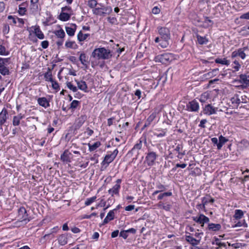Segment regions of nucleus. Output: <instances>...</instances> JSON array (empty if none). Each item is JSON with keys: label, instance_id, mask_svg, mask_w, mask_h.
I'll use <instances>...</instances> for the list:
<instances>
[{"label": "nucleus", "instance_id": "obj_1", "mask_svg": "<svg viewBox=\"0 0 249 249\" xmlns=\"http://www.w3.org/2000/svg\"><path fill=\"white\" fill-rule=\"evenodd\" d=\"M29 32L28 39L33 43H36L37 38L39 39H43L45 38V35L40 27L38 25L32 26L28 29Z\"/></svg>", "mask_w": 249, "mask_h": 249}, {"label": "nucleus", "instance_id": "obj_2", "mask_svg": "<svg viewBox=\"0 0 249 249\" xmlns=\"http://www.w3.org/2000/svg\"><path fill=\"white\" fill-rule=\"evenodd\" d=\"M93 57L98 59H108L112 57L110 50L105 47H101L95 49L92 53Z\"/></svg>", "mask_w": 249, "mask_h": 249}, {"label": "nucleus", "instance_id": "obj_3", "mask_svg": "<svg viewBox=\"0 0 249 249\" xmlns=\"http://www.w3.org/2000/svg\"><path fill=\"white\" fill-rule=\"evenodd\" d=\"M230 100L233 108H237L240 104H247L249 103V98L239 91L234 94Z\"/></svg>", "mask_w": 249, "mask_h": 249}, {"label": "nucleus", "instance_id": "obj_4", "mask_svg": "<svg viewBox=\"0 0 249 249\" xmlns=\"http://www.w3.org/2000/svg\"><path fill=\"white\" fill-rule=\"evenodd\" d=\"M143 142L146 143V139L145 136H142L138 141L134 145L132 149L128 152L127 155L139 156L140 155L143 154L144 153L143 150L142 149V143Z\"/></svg>", "mask_w": 249, "mask_h": 249}, {"label": "nucleus", "instance_id": "obj_5", "mask_svg": "<svg viewBox=\"0 0 249 249\" xmlns=\"http://www.w3.org/2000/svg\"><path fill=\"white\" fill-rule=\"evenodd\" d=\"M112 11L111 7L106 6L103 3H99L96 8L92 10V13L96 16H105L106 15L110 14Z\"/></svg>", "mask_w": 249, "mask_h": 249}, {"label": "nucleus", "instance_id": "obj_6", "mask_svg": "<svg viewBox=\"0 0 249 249\" xmlns=\"http://www.w3.org/2000/svg\"><path fill=\"white\" fill-rule=\"evenodd\" d=\"M10 58L0 57V73L3 76L10 73L8 65L10 63Z\"/></svg>", "mask_w": 249, "mask_h": 249}, {"label": "nucleus", "instance_id": "obj_7", "mask_svg": "<svg viewBox=\"0 0 249 249\" xmlns=\"http://www.w3.org/2000/svg\"><path fill=\"white\" fill-rule=\"evenodd\" d=\"M18 220L21 222H24L25 224L30 221V218L28 216L27 211L24 207H21L18 209Z\"/></svg>", "mask_w": 249, "mask_h": 249}, {"label": "nucleus", "instance_id": "obj_8", "mask_svg": "<svg viewBox=\"0 0 249 249\" xmlns=\"http://www.w3.org/2000/svg\"><path fill=\"white\" fill-rule=\"evenodd\" d=\"M39 0H31L29 6L30 14L36 15L40 10L38 5Z\"/></svg>", "mask_w": 249, "mask_h": 249}, {"label": "nucleus", "instance_id": "obj_9", "mask_svg": "<svg viewBox=\"0 0 249 249\" xmlns=\"http://www.w3.org/2000/svg\"><path fill=\"white\" fill-rule=\"evenodd\" d=\"M156 58L158 59L163 64L168 65L171 61V53H164L158 55Z\"/></svg>", "mask_w": 249, "mask_h": 249}, {"label": "nucleus", "instance_id": "obj_10", "mask_svg": "<svg viewBox=\"0 0 249 249\" xmlns=\"http://www.w3.org/2000/svg\"><path fill=\"white\" fill-rule=\"evenodd\" d=\"M157 114L158 113L156 111H153L151 114H150V115L146 119L143 126L142 128V131H143L145 128L153 124V122L155 121L157 117Z\"/></svg>", "mask_w": 249, "mask_h": 249}, {"label": "nucleus", "instance_id": "obj_11", "mask_svg": "<svg viewBox=\"0 0 249 249\" xmlns=\"http://www.w3.org/2000/svg\"><path fill=\"white\" fill-rule=\"evenodd\" d=\"M192 218L194 221L201 224L202 227L204 226L205 223H208L210 221L209 218L203 214H200L198 216H194Z\"/></svg>", "mask_w": 249, "mask_h": 249}, {"label": "nucleus", "instance_id": "obj_12", "mask_svg": "<svg viewBox=\"0 0 249 249\" xmlns=\"http://www.w3.org/2000/svg\"><path fill=\"white\" fill-rule=\"evenodd\" d=\"M87 118V117L86 115H82L76 119L73 124L74 129H79L86 121Z\"/></svg>", "mask_w": 249, "mask_h": 249}, {"label": "nucleus", "instance_id": "obj_13", "mask_svg": "<svg viewBox=\"0 0 249 249\" xmlns=\"http://www.w3.org/2000/svg\"><path fill=\"white\" fill-rule=\"evenodd\" d=\"M29 6L28 1H25L18 5V13L20 16L26 15L27 12V8Z\"/></svg>", "mask_w": 249, "mask_h": 249}, {"label": "nucleus", "instance_id": "obj_14", "mask_svg": "<svg viewBox=\"0 0 249 249\" xmlns=\"http://www.w3.org/2000/svg\"><path fill=\"white\" fill-rule=\"evenodd\" d=\"M187 110L189 111L196 112L199 108L198 103L196 100L189 102L186 105Z\"/></svg>", "mask_w": 249, "mask_h": 249}, {"label": "nucleus", "instance_id": "obj_15", "mask_svg": "<svg viewBox=\"0 0 249 249\" xmlns=\"http://www.w3.org/2000/svg\"><path fill=\"white\" fill-rule=\"evenodd\" d=\"M159 34L161 36V38L167 40L170 39V32L168 28L166 27H160L158 30Z\"/></svg>", "mask_w": 249, "mask_h": 249}, {"label": "nucleus", "instance_id": "obj_16", "mask_svg": "<svg viewBox=\"0 0 249 249\" xmlns=\"http://www.w3.org/2000/svg\"><path fill=\"white\" fill-rule=\"evenodd\" d=\"M77 26L75 23L68 24L65 27V30L67 34L70 36H73L76 31Z\"/></svg>", "mask_w": 249, "mask_h": 249}, {"label": "nucleus", "instance_id": "obj_17", "mask_svg": "<svg viewBox=\"0 0 249 249\" xmlns=\"http://www.w3.org/2000/svg\"><path fill=\"white\" fill-rule=\"evenodd\" d=\"M90 36L89 33H84L83 31H80L77 35V38L79 43L82 45L83 42L87 41Z\"/></svg>", "mask_w": 249, "mask_h": 249}, {"label": "nucleus", "instance_id": "obj_18", "mask_svg": "<svg viewBox=\"0 0 249 249\" xmlns=\"http://www.w3.org/2000/svg\"><path fill=\"white\" fill-rule=\"evenodd\" d=\"M8 118V110L3 107L0 112V126L1 127L7 121Z\"/></svg>", "mask_w": 249, "mask_h": 249}, {"label": "nucleus", "instance_id": "obj_19", "mask_svg": "<svg viewBox=\"0 0 249 249\" xmlns=\"http://www.w3.org/2000/svg\"><path fill=\"white\" fill-rule=\"evenodd\" d=\"M217 108L213 107L210 104L206 105L203 109L204 114L207 115H211L216 113Z\"/></svg>", "mask_w": 249, "mask_h": 249}, {"label": "nucleus", "instance_id": "obj_20", "mask_svg": "<svg viewBox=\"0 0 249 249\" xmlns=\"http://www.w3.org/2000/svg\"><path fill=\"white\" fill-rule=\"evenodd\" d=\"M221 225L220 224H214L213 223H208L207 230L210 231L216 232L221 229Z\"/></svg>", "mask_w": 249, "mask_h": 249}, {"label": "nucleus", "instance_id": "obj_21", "mask_svg": "<svg viewBox=\"0 0 249 249\" xmlns=\"http://www.w3.org/2000/svg\"><path fill=\"white\" fill-rule=\"evenodd\" d=\"M238 81L240 84L245 85V87H249V75L246 74H240Z\"/></svg>", "mask_w": 249, "mask_h": 249}, {"label": "nucleus", "instance_id": "obj_22", "mask_svg": "<svg viewBox=\"0 0 249 249\" xmlns=\"http://www.w3.org/2000/svg\"><path fill=\"white\" fill-rule=\"evenodd\" d=\"M69 234L65 233L59 235L58 236L57 240L59 244L61 246H64L68 243Z\"/></svg>", "mask_w": 249, "mask_h": 249}, {"label": "nucleus", "instance_id": "obj_23", "mask_svg": "<svg viewBox=\"0 0 249 249\" xmlns=\"http://www.w3.org/2000/svg\"><path fill=\"white\" fill-rule=\"evenodd\" d=\"M75 82H76V84L77 85V88H78L79 89L85 92H88V86L85 81L83 80L78 81L77 80H75Z\"/></svg>", "mask_w": 249, "mask_h": 249}, {"label": "nucleus", "instance_id": "obj_24", "mask_svg": "<svg viewBox=\"0 0 249 249\" xmlns=\"http://www.w3.org/2000/svg\"><path fill=\"white\" fill-rule=\"evenodd\" d=\"M37 101L39 106L45 108L50 107L49 101L46 97H39L37 99Z\"/></svg>", "mask_w": 249, "mask_h": 249}, {"label": "nucleus", "instance_id": "obj_25", "mask_svg": "<svg viewBox=\"0 0 249 249\" xmlns=\"http://www.w3.org/2000/svg\"><path fill=\"white\" fill-rule=\"evenodd\" d=\"M44 79L46 82H51L53 79L52 71L48 68L47 71L43 74Z\"/></svg>", "mask_w": 249, "mask_h": 249}, {"label": "nucleus", "instance_id": "obj_26", "mask_svg": "<svg viewBox=\"0 0 249 249\" xmlns=\"http://www.w3.org/2000/svg\"><path fill=\"white\" fill-rule=\"evenodd\" d=\"M158 206L160 209H163L166 211H170L171 209L170 201L168 202L160 201L158 203Z\"/></svg>", "mask_w": 249, "mask_h": 249}, {"label": "nucleus", "instance_id": "obj_27", "mask_svg": "<svg viewBox=\"0 0 249 249\" xmlns=\"http://www.w3.org/2000/svg\"><path fill=\"white\" fill-rule=\"evenodd\" d=\"M185 240L187 242L194 246L197 245L199 243V240H196L192 237L191 235H186Z\"/></svg>", "mask_w": 249, "mask_h": 249}, {"label": "nucleus", "instance_id": "obj_28", "mask_svg": "<svg viewBox=\"0 0 249 249\" xmlns=\"http://www.w3.org/2000/svg\"><path fill=\"white\" fill-rule=\"evenodd\" d=\"M80 104H81L80 101H78V100H73L70 104L69 109H71V112H73L78 107H80Z\"/></svg>", "mask_w": 249, "mask_h": 249}, {"label": "nucleus", "instance_id": "obj_29", "mask_svg": "<svg viewBox=\"0 0 249 249\" xmlns=\"http://www.w3.org/2000/svg\"><path fill=\"white\" fill-rule=\"evenodd\" d=\"M196 37L197 38L198 43L200 45L206 44L209 42L208 38H207L205 36H202L198 34H196Z\"/></svg>", "mask_w": 249, "mask_h": 249}, {"label": "nucleus", "instance_id": "obj_30", "mask_svg": "<svg viewBox=\"0 0 249 249\" xmlns=\"http://www.w3.org/2000/svg\"><path fill=\"white\" fill-rule=\"evenodd\" d=\"M79 60L81 64L87 67L89 64L88 57L84 53H82L79 56Z\"/></svg>", "mask_w": 249, "mask_h": 249}, {"label": "nucleus", "instance_id": "obj_31", "mask_svg": "<svg viewBox=\"0 0 249 249\" xmlns=\"http://www.w3.org/2000/svg\"><path fill=\"white\" fill-rule=\"evenodd\" d=\"M120 187V184H116L111 189L108 190V193L111 194L112 196H113L114 194H118Z\"/></svg>", "mask_w": 249, "mask_h": 249}, {"label": "nucleus", "instance_id": "obj_32", "mask_svg": "<svg viewBox=\"0 0 249 249\" xmlns=\"http://www.w3.org/2000/svg\"><path fill=\"white\" fill-rule=\"evenodd\" d=\"M65 46L66 48L76 49L78 47L75 41L68 40L65 42Z\"/></svg>", "mask_w": 249, "mask_h": 249}, {"label": "nucleus", "instance_id": "obj_33", "mask_svg": "<svg viewBox=\"0 0 249 249\" xmlns=\"http://www.w3.org/2000/svg\"><path fill=\"white\" fill-rule=\"evenodd\" d=\"M71 18V14L67 13L61 12L59 16V19L62 21L69 20Z\"/></svg>", "mask_w": 249, "mask_h": 249}, {"label": "nucleus", "instance_id": "obj_34", "mask_svg": "<svg viewBox=\"0 0 249 249\" xmlns=\"http://www.w3.org/2000/svg\"><path fill=\"white\" fill-rule=\"evenodd\" d=\"M88 145L89 146V150L90 151H93L100 146L101 143L100 142L97 141L92 144L89 143Z\"/></svg>", "mask_w": 249, "mask_h": 249}, {"label": "nucleus", "instance_id": "obj_35", "mask_svg": "<svg viewBox=\"0 0 249 249\" xmlns=\"http://www.w3.org/2000/svg\"><path fill=\"white\" fill-rule=\"evenodd\" d=\"M215 62L217 64H220L226 66H229L230 64V60H227L226 58H217L215 59Z\"/></svg>", "mask_w": 249, "mask_h": 249}, {"label": "nucleus", "instance_id": "obj_36", "mask_svg": "<svg viewBox=\"0 0 249 249\" xmlns=\"http://www.w3.org/2000/svg\"><path fill=\"white\" fill-rule=\"evenodd\" d=\"M153 134L157 137H162L165 136L166 132L162 129H155L153 131Z\"/></svg>", "mask_w": 249, "mask_h": 249}, {"label": "nucleus", "instance_id": "obj_37", "mask_svg": "<svg viewBox=\"0 0 249 249\" xmlns=\"http://www.w3.org/2000/svg\"><path fill=\"white\" fill-rule=\"evenodd\" d=\"M97 0H88L87 1V5L90 9H92V11L98 5Z\"/></svg>", "mask_w": 249, "mask_h": 249}, {"label": "nucleus", "instance_id": "obj_38", "mask_svg": "<svg viewBox=\"0 0 249 249\" xmlns=\"http://www.w3.org/2000/svg\"><path fill=\"white\" fill-rule=\"evenodd\" d=\"M53 33L58 38H64L66 36L65 33L62 28L59 30L54 31Z\"/></svg>", "mask_w": 249, "mask_h": 249}, {"label": "nucleus", "instance_id": "obj_39", "mask_svg": "<svg viewBox=\"0 0 249 249\" xmlns=\"http://www.w3.org/2000/svg\"><path fill=\"white\" fill-rule=\"evenodd\" d=\"M219 69L218 68L214 69L211 71H209L205 74V77L207 78H212L217 75Z\"/></svg>", "mask_w": 249, "mask_h": 249}, {"label": "nucleus", "instance_id": "obj_40", "mask_svg": "<svg viewBox=\"0 0 249 249\" xmlns=\"http://www.w3.org/2000/svg\"><path fill=\"white\" fill-rule=\"evenodd\" d=\"M114 158L115 157H105L102 163L103 166H105V167H106L109 163L111 162L114 160Z\"/></svg>", "mask_w": 249, "mask_h": 249}, {"label": "nucleus", "instance_id": "obj_41", "mask_svg": "<svg viewBox=\"0 0 249 249\" xmlns=\"http://www.w3.org/2000/svg\"><path fill=\"white\" fill-rule=\"evenodd\" d=\"M228 141V139H227L224 137L222 135L220 136L218 139V144H217V149H220L221 148L222 146L225 142Z\"/></svg>", "mask_w": 249, "mask_h": 249}, {"label": "nucleus", "instance_id": "obj_42", "mask_svg": "<svg viewBox=\"0 0 249 249\" xmlns=\"http://www.w3.org/2000/svg\"><path fill=\"white\" fill-rule=\"evenodd\" d=\"M52 87L53 90H55V92H57L60 89V86L57 81L54 79L51 82Z\"/></svg>", "mask_w": 249, "mask_h": 249}, {"label": "nucleus", "instance_id": "obj_43", "mask_svg": "<svg viewBox=\"0 0 249 249\" xmlns=\"http://www.w3.org/2000/svg\"><path fill=\"white\" fill-rule=\"evenodd\" d=\"M156 157H145V160L144 163L147 164L148 166H151L154 163Z\"/></svg>", "mask_w": 249, "mask_h": 249}, {"label": "nucleus", "instance_id": "obj_44", "mask_svg": "<svg viewBox=\"0 0 249 249\" xmlns=\"http://www.w3.org/2000/svg\"><path fill=\"white\" fill-rule=\"evenodd\" d=\"M244 213L243 212V211H242L241 210H239V209L235 210L233 217L235 219H237V220L240 219L241 218H242V217L244 215Z\"/></svg>", "mask_w": 249, "mask_h": 249}, {"label": "nucleus", "instance_id": "obj_45", "mask_svg": "<svg viewBox=\"0 0 249 249\" xmlns=\"http://www.w3.org/2000/svg\"><path fill=\"white\" fill-rule=\"evenodd\" d=\"M214 201V199L212 198L210 196H207L203 197L202 198V202L204 203V205H207L209 203H213Z\"/></svg>", "mask_w": 249, "mask_h": 249}, {"label": "nucleus", "instance_id": "obj_46", "mask_svg": "<svg viewBox=\"0 0 249 249\" xmlns=\"http://www.w3.org/2000/svg\"><path fill=\"white\" fill-rule=\"evenodd\" d=\"M213 24V21L210 19L208 17L205 18L204 21H203V27L204 28L212 27Z\"/></svg>", "mask_w": 249, "mask_h": 249}, {"label": "nucleus", "instance_id": "obj_47", "mask_svg": "<svg viewBox=\"0 0 249 249\" xmlns=\"http://www.w3.org/2000/svg\"><path fill=\"white\" fill-rule=\"evenodd\" d=\"M66 85L69 89H70L74 92H76L78 90L77 87L73 85L71 82H67Z\"/></svg>", "mask_w": 249, "mask_h": 249}, {"label": "nucleus", "instance_id": "obj_48", "mask_svg": "<svg viewBox=\"0 0 249 249\" xmlns=\"http://www.w3.org/2000/svg\"><path fill=\"white\" fill-rule=\"evenodd\" d=\"M117 209H114L110 211L108 213L107 215V218H108L109 220H110V221L114 219V215H115V212H117Z\"/></svg>", "mask_w": 249, "mask_h": 249}, {"label": "nucleus", "instance_id": "obj_49", "mask_svg": "<svg viewBox=\"0 0 249 249\" xmlns=\"http://www.w3.org/2000/svg\"><path fill=\"white\" fill-rule=\"evenodd\" d=\"M214 241L212 242L213 245L215 244V245L218 246L219 247H226V244L225 243L220 242V240L218 238L214 237Z\"/></svg>", "mask_w": 249, "mask_h": 249}, {"label": "nucleus", "instance_id": "obj_50", "mask_svg": "<svg viewBox=\"0 0 249 249\" xmlns=\"http://www.w3.org/2000/svg\"><path fill=\"white\" fill-rule=\"evenodd\" d=\"M232 67L234 69V71H238L241 68V65L238 61L235 60L233 62Z\"/></svg>", "mask_w": 249, "mask_h": 249}, {"label": "nucleus", "instance_id": "obj_51", "mask_svg": "<svg viewBox=\"0 0 249 249\" xmlns=\"http://www.w3.org/2000/svg\"><path fill=\"white\" fill-rule=\"evenodd\" d=\"M96 198H97V197L96 196H92L90 198H88L85 202V205L86 206L90 205L91 203H92L93 202L95 201V200H96Z\"/></svg>", "mask_w": 249, "mask_h": 249}, {"label": "nucleus", "instance_id": "obj_52", "mask_svg": "<svg viewBox=\"0 0 249 249\" xmlns=\"http://www.w3.org/2000/svg\"><path fill=\"white\" fill-rule=\"evenodd\" d=\"M9 54V52L6 51L5 46L0 44V55H7Z\"/></svg>", "mask_w": 249, "mask_h": 249}, {"label": "nucleus", "instance_id": "obj_53", "mask_svg": "<svg viewBox=\"0 0 249 249\" xmlns=\"http://www.w3.org/2000/svg\"><path fill=\"white\" fill-rule=\"evenodd\" d=\"M209 97V94L207 92H204L203 94H201V95L200 97L199 101L202 102L204 103L206 101V100L208 99Z\"/></svg>", "mask_w": 249, "mask_h": 249}, {"label": "nucleus", "instance_id": "obj_54", "mask_svg": "<svg viewBox=\"0 0 249 249\" xmlns=\"http://www.w3.org/2000/svg\"><path fill=\"white\" fill-rule=\"evenodd\" d=\"M20 120L17 116H14L12 121L13 125L15 126H18L20 124Z\"/></svg>", "mask_w": 249, "mask_h": 249}, {"label": "nucleus", "instance_id": "obj_55", "mask_svg": "<svg viewBox=\"0 0 249 249\" xmlns=\"http://www.w3.org/2000/svg\"><path fill=\"white\" fill-rule=\"evenodd\" d=\"M246 49V48H244V50L241 48L238 49V56H240L242 59H244L246 58V55L244 53V50Z\"/></svg>", "mask_w": 249, "mask_h": 249}, {"label": "nucleus", "instance_id": "obj_56", "mask_svg": "<svg viewBox=\"0 0 249 249\" xmlns=\"http://www.w3.org/2000/svg\"><path fill=\"white\" fill-rule=\"evenodd\" d=\"M171 196V192H167L160 194L158 196V199H162L164 197Z\"/></svg>", "mask_w": 249, "mask_h": 249}, {"label": "nucleus", "instance_id": "obj_57", "mask_svg": "<svg viewBox=\"0 0 249 249\" xmlns=\"http://www.w3.org/2000/svg\"><path fill=\"white\" fill-rule=\"evenodd\" d=\"M107 19V21L111 24H116L117 23V19L115 17H108Z\"/></svg>", "mask_w": 249, "mask_h": 249}, {"label": "nucleus", "instance_id": "obj_58", "mask_svg": "<svg viewBox=\"0 0 249 249\" xmlns=\"http://www.w3.org/2000/svg\"><path fill=\"white\" fill-rule=\"evenodd\" d=\"M10 27L8 24H5L3 27L2 32L4 34H7L9 32Z\"/></svg>", "mask_w": 249, "mask_h": 249}, {"label": "nucleus", "instance_id": "obj_59", "mask_svg": "<svg viewBox=\"0 0 249 249\" xmlns=\"http://www.w3.org/2000/svg\"><path fill=\"white\" fill-rule=\"evenodd\" d=\"M207 123L206 119H202L200 121L198 126L200 128H205L206 127L205 124Z\"/></svg>", "mask_w": 249, "mask_h": 249}, {"label": "nucleus", "instance_id": "obj_60", "mask_svg": "<svg viewBox=\"0 0 249 249\" xmlns=\"http://www.w3.org/2000/svg\"><path fill=\"white\" fill-rule=\"evenodd\" d=\"M239 144L243 145L245 147H247L249 145V142L246 140H242L239 142Z\"/></svg>", "mask_w": 249, "mask_h": 249}, {"label": "nucleus", "instance_id": "obj_61", "mask_svg": "<svg viewBox=\"0 0 249 249\" xmlns=\"http://www.w3.org/2000/svg\"><path fill=\"white\" fill-rule=\"evenodd\" d=\"M120 236L122 237L124 239H125L128 236V234L125 231H122L120 232Z\"/></svg>", "mask_w": 249, "mask_h": 249}, {"label": "nucleus", "instance_id": "obj_62", "mask_svg": "<svg viewBox=\"0 0 249 249\" xmlns=\"http://www.w3.org/2000/svg\"><path fill=\"white\" fill-rule=\"evenodd\" d=\"M41 45L42 48L47 49L49 45V42L48 40H44L41 42Z\"/></svg>", "mask_w": 249, "mask_h": 249}, {"label": "nucleus", "instance_id": "obj_63", "mask_svg": "<svg viewBox=\"0 0 249 249\" xmlns=\"http://www.w3.org/2000/svg\"><path fill=\"white\" fill-rule=\"evenodd\" d=\"M85 133L87 134L88 137H90L93 135V134L94 133V131L93 130H92L91 129L88 127L86 128V130L85 132Z\"/></svg>", "mask_w": 249, "mask_h": 249}, {"label": "nucleus", "instance_id": "obj_64", "mask_svg": "<svg viewBox=\"0 0 249 249\" xmlns=\"http://www.w3.org/2000/svg\"><path fill=\"white\" fill-rule=\"evenodd\" d=\"M115 119V118L114 117H112L107 119V125L108 126H110L111 125L113 124L114 123Z\"/></svg>", "mask_w": 249, "mask_h": 249}]
</instances>
